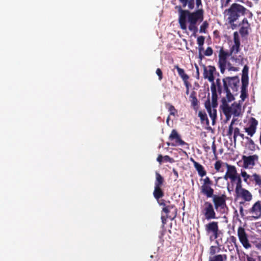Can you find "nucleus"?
Listing matches in <instances>:
<instances>
[{"label": "nucleus", "mask_w": 261, "mask_h": 261, "mask_svg": "<svg viewBox=\"0 0 261 261\" xmlns=\"http://www.w3.org/2000/svg\"><path fill=\"white\" fill-rule=\"evenodd\" d=\"M164 182L163 177L158 172H155V180L153 195L156 200H159L164 196V192L162 189Z\"/></svg>", "instance_id": "obj_6"}, {"label": "nucleus", "mask_w": 261, "mask_h": 261, "mask_svg": "<svg viewBox=\"0 0 261 261\" xmlns=\"http://www.w3.org/2000/svg\"><path fill=\"white\" fill-rule=\"evenodd\" d=\"M233 36L234 43L229 50V54L232 56L236 55L241 50L240 39L238 32H234Z\"/></svg>", "instance_id": "obj_14"}, {"label": "nucleus", "mask_w": 261, "mask_h": 261, "mask_svg": "<svg viewBox=\"0 0 261 261\" xmlns=\"http://www.w3.org/2000/svg\"><path fill=\"white\" fill-rule=\"evenodd\" d=\"M172 171H173V173L174 175L175 176L176 178H177L178 177V172L174 168L173 169Z\"/></svg>", "instance_id": "obj_55"}, {"label": "nucleus", "mask_w": 261, "mask_h": 261, "mask_svg": "<svg viewBox=\"0 0 261 261\" xmlns=\"http://www.w3.org/2000/svg\"><path fill=\"white\" fill-rule=\"evenodd\" d=\"M163 156L161 154H159L156 159V161L161 164L163 162Z\"/></svg>", "instance_id": "obj_52"}, {"label": "nucleus", "mask_w": 261, "mask_h": 261, "mask_svg": "<svg viewBox=\"0 0 261 261\" xmlns=\"http://www.w3.org/2000/svg\"><path fill=\"white\" fill-rule=\"evenodd\" d=\"M163 162H169L170 163L174 162V160L173 158H170L169 155H165L163 156Z\"/></svg>", "instance_id": "obj_45"}, {"label": "nucleus", "mask_w": 261, "mask_h": 261, "mask_svg": "<svg viewBox=\"0 0 261 261\" xmlns=\"http://www.w3.org/2000/svg\"><path fill=\"white\" fill-rule=\"evenodd\" d=\"M190 161L193 163L194 167L197 171L199 176L202 177L206 175V171L202 165L195 161L192 158L190 159Z\"/></svg>", "instance_id": "obj_22"}, {"label": "nucleus", "mask_w": 261, "mask_h": 261, "mask_svg": "<svg viewBox=\"0 0 261 261\" xmlns=\"http://www.w3.org/2000/svg\"><path fill=\"white\" fill-rule=\"evenodd\" d=\"M248 71L249 67L247 65H245L242 70L241 77L242 82L248 83Z\"/></svg>", "instance_id": "obj_28"}, {"label": "nucleus", "mask_w": 261, "mask_h": 261, "mask_svg": "<svg viewBox=\"0 0 261 261\" xmlns=\"http://www.w3.org/2000/svg\"><path fill=\"white\" fill-rule=\"evenodd\" d=\"M231 0H226V4H225V6H226L230 2Z\"/></svg>", "instance_id": "obj_62"}, {"label": "nucleus", "mask_w": 261, "mask_h": 261, "mask_svg": "<svg viewBox=\"0 0 261 261\" xmlns=\"http://www.w3.org/2000/svg\"><path fill=\"white\" fill-rule=\"evenodd\" d=\"M162 212L166 214V218H170L173 220L176 216L177 208L174 205L170 203L168 204L166 207H163Z\"/></svg>", "instance_id": "obj_16"}, {"label": "nucleus", "mask_w": 261, "mask_h": 261, "mask_svg": "<svg viewBox=\"0 0 261 261\" xmlns=\"http://www.w3.org/2000/svg\"><path fill=\"white\" fill-rule=\"evenodd\" d=\"M223 91L226 94L228 101L230 102L234 99L233 93L238 90L240 79L238 76H226L223 79Z\"/></svg>", "instance_id": "obj_4"}, {"label": "nucleus", "mask_w": 261, "mask_h": 261, "mask_svg": "<svg viewBox=\"0 0 261 261\" xmlns=\"http://www.w3.org/2000/svg\"><path fill=\"white\" fill-rule=\"evenodd\" d=\"M215 203H212L210 201H205L202 209V213L204 215L205 219L210 220L212 219H217Z\"/></svg>", "instance_id": "obj_7"}, {"label": "nucleus", "mask_w": 261, "mask_h": 261, "mask_svg": "<svg viewBox=\"0 0 261 261\" xmlns=\"http://www.w3.org/2000/svg\"><path fill=\"white\" fill-rule=\"evenodd\" d=\"M229 240L230 243H232L234 244V245L236 248H238L237 239L234 236H230L229 239Z\"/></svg>", "instance_id": "obj_44"}, {"label": "nucleus", "mask_w": 261, "mask_h": 261, "mask_svg": "<svg viewBox=\"0 0 261 261\" xmlns=\"http://www.w3.org/2000/svg\"><path fill=\"white\" fill-rule=\"evenodd\" d=\"M204 37L202 36H199L197 39V42L198 46H203L204 43Z\"/></svg>", "instance_id": "obj_43"}, {"label": "nucleus", "mask_w": 261, "mask_h": 261, "mask_svg": "<svg viewBox=\"0 0 261 261\" xmlns=\"http://www.w3.org/2000/svg\"><path fill=\"white\" fill-rule=\"evenodd\" d=\"M211 89L212 91V104L211 107L212 108H216L218 106V95L216 91V86L214 84H211Z\"/></svg>", "instance_id": "obj_23"}, {"label": "nucleus", "mask_w": 261, "mask_h": 261, "mask_svg": "<svg viewBox=\"0 0 261 261\" xmlns=\"http://www.w3.org/2000/svg\"><path fill=\"white\" fill-rule=\"evenodd\" d=\"M195 6L196 10L191 12L188 10H183L182 6H176L175 9L178 10L179 13L178 21L182 30L187 29V22L189 24L188 29L190 31L193 32V35L196 36V34L198 32V28L197 26V22H201L203 21L204 18V10L203 9V6L202 1L200 0V4L199 5L197 0H195Z\"/></svg>", "instance_id": "obj_1"}, {"label": "nucleus", "mask_w": 261, "mask_h": 261, "mask_svg": "<svg viewBox=\"0 0 261 261\" xmlns=\"http://www.w3.org/2000/svg\"><path fill=\"white\" fill-rule=\"evenodd\" d=\"M241 175L244 181L249 186H254L261 188V175L256 173L252 175L248 174L245 171L241 170Z\"/></svg>", "instance_id": "obj_5"}, {"label": "nucleus", "mask_w": 261, "mask_h": 261, "mask_svg": "<svg viewBox=\"0 0 261 261\" xmlns=\"http://www.w3.org/2000/svg\"><path fill=\"white\" fill-rule=\"evenodd\" d=\"M166 108H168V111L170 112V115L172 116H175L177 114V110L175 107L170 103L166 104Z\"/></svg>", "instance_id": "obj_34"}, {"label": "nucleus", "mask_w": 261, "mask_h": 261, "mask_svg": "<svg viewBox=\"0 0 261 261\" xmlns=\"http://www.w3.org/2000/svg\"><path fill=\"white\" fill-rule=\"evenodd\" d=\"M221 101L222 105L220 106V108L226 116V119L228 120L232 115V108L229 107L226 99L224 97L222 99Z\"/></svg>", "instance_id": "obj_18"}, {"label": "nucleus", "mask_w": 261, "mask_h": 261, "mask_svg": "<svg viewBox=\"0 0 261 261\" xmlns=\"http://www.w3.org/2000/svg\"><path fill=\"white\" fill-rule=\"evenodd\" d=\"M189 87H188V88H187V91H186L187 94H189Z\"/></svg>", "instance_id": "obj_63"}, {"label": "nucleus", "mask_w": 261, "mask_h": 261, "mask_svg": "<svg viewBox=\"0 0 261 261\" xmlns=\"http://www.w3.org/2000/svg\"><path fill=\"white\" fill-rule=\"evenodd\" d=\"M169 119H170V118H169V116H168V117L167 118V120H166V122H167V123H168L169 121Z\"/></svg>", "instance_id": "obj_64"}, {"label": "nucleus", "mask_w": 261, "mask_h": 261, "mask_svg": "<svg viewBox=\"0 0 261 261\" xmlns=\"http://www.w3.org/2000/svg\"><path fill=\"white\" fill-rule=\"evenodd\" d=\"M208 27V23L207 21H204L200 27L199 32L200 33H206V30Z\"/></svg>", "instance_id": "obj_38"}, {"label": "nucleus", "mask_w": 261, "mask_h": 261, "mask_svg": "<svg viewBox=\"0 0 261 261\" xmlns=\"http://www.w3.org/2000/svg\"><path fill=\"white\" fill-rule=\"evenodd\" d=\"M237 196L244 200L240 202V205H245V202H250L252 200L253 196L251 192L245 188H242L235 191Z\"/></svg>", "instance_id": "obj_12"}, {"label": "nucleus", "mask_w": 261, "mask_h": 261, "mask_svg": "<svg viewBox=\"0 0 261 261\" xmlns=\"http://www.w3.org/2000/svg\"><path fill=\"white\" fill-rule=\"evenodd\" d=\"M229 67L228 68L229 71H237L239 70L238 68L236 67H233V66H231V64L230 63H229Z\"/></svg>", "instance_id": "obj_51"}, {"label": "nucleus", "mask_w": 261, "mask_h": 261, "mask_svg": "<svg viewBox=\"0 0 261 261\" xmlns=\"http://www.w3.org/2000/svg\"><path fill=\"white\" fill-rule=\"evenodd\" d=\"M232 114H234L235 116H239L240 114V106L238 104H232Z\"/></svg>", "instance_id": "obj_36"}, {"label": "nucleus", "mask_w": 261, "mask_h": 261, "mask_svg": "<svg viewBox=\"0 0 261 261\" xmlns=\"http://www.w3.org/2000/svg\"><path fill=\"white\" fill-rule=\"evenodd\" d=\"M234 121H235V120L234 119L232 120V121L230 123V124L229 125V126L228 127V130L227 132V136H231L232 134L233 130V125L234 123Z\"/></svg>", "instance_id": "obj_41"}, {"label": "nucleus", "mask_w": 261, "mask_h": 261, "mask_svg": "<svg viewBox=\"0 0 261 261\" xmlns=\"http://www.w3.org/2000/svg\"><path fill=\"white\" fill-rule=\"evenodd\" d=\"M222 166V161L220 160L216 162L214 165V167L217 172L220 171V168Z\"/></svg>", "instance_id": "obj_42"}, {"label": "nucleus", "mask_w": 261, "mask_h": 261, "mask_svg": "<svg viewBox=\"0 0 261 261\" xmlns=\"http://www.w3.org/2000/svg\"><path fill=\"white\" fill-rule=\"evenodd\" d=\"M232 57L231 55L229 54V51L227 52L224 50L222 47L219 50V67L222 73H224L225 70V67L227 63V58L229 57Z\"/></svg>", "instance_id": "obj_11"}, {"label": "nucleus", "mask_w": 261, "mask_h": 261, "mask_svg": "<svg viewBox=\"0 0 261 261\" xmlns=\"http://www.w3.org/2000/svg\"><path fill=\"white\" fill-rule=\"evenodd\" d=\"M203 77L204 79H207L210 82L212 83L211 84L215 85L214 82V73L216 72V69L215 66H208V67H205L204 66V70H203Z\"/></svg>", "instance_id": "obj_15"}, {"label": "nucleus", "mask_w": 261, "mask_h": 261, "mask_svg": "<svg viewBox=\"0 0 261 261\" xmlns=\"http://www.w3.org/2000/svg\"><path fill=\"white\" fill-rule=\"evenodd\" d=\"M188 80H185V81H184V84H185V85H186V88H188V87H189V85H190V84H189V82H188Z\"/></svg>", "instance_id": "obj_56"}, {"label": "nucleus", "mask_w": 261, "mask_h": 261, "mask_svg": "<svg viewBox=\"0 0 261 261\" xmlns=\"http://www.w3.org/2000/svg\"><path fill=\"white\" fill-rule=\"evenodd\" d=\"M198 4H200V0H197ZM183 8L186 7L190 10H193L195 8V0H179Z\"/></svg>", "instance_id": "obj_25"}, {"label": "nucleus", "mask_w": 261, "mask_h": 261, "mask_svg": "<svg viewBox=\"0 0 261 261\" xmlns=\"http://www.w3.org/2000/svg\"><path fill=\"white\" fill-rule=\"evenodd\" d=\"M227 259L226 254H217L210 256L208 261H226Z\"/></svg>", "instance_id": "obj_26"}, {"label": "nucleus", "mask_w": 261, "mask_h": 261, "mask_svg": "<svg viewBox=\"0 0 261 261\" xmlns=\"http://www.w3.org/2000/svg\"><path fill=\"white\" fill-rule=\"evenodd\" d=\"M203 148L206 152H208L210 150V146L205 143L203 145Z\"/></svg>", "instance_id": "obj_53"}, {"label": "nucleus", "mask_w": 261, "mask_h": 261, "mask_svg": "<svg viewBox=\"0 0 261 261\" xmlns=\"http://www.w3.org/2000/svg\"><path fill=\"white\" fill-rule=\"evenodd\" d=\"M203 49L202 46H199V53H201V51Z\"/></svg>", "instance_id": "obj_59"}, {"label": "nucleus", "mask_w": 261, "mask_h": 261, "mask_svg": "<svg viewBox=\"0 0 261 261\" xmlns=\"http://www.w3.org/2000/svg\"><path fill=\"white\" fill-rule=\"evenodd\" d=\"M237 233L239 241L243 247L246 249L250 248L251 245L249 243L245 229L242 226H240L238 229Z\"/></svg>", "instance_id": "obj_13"}, {"label": "nucleus", "mask_w": 261, "mask_h": 261, "mask_svg": "<svg viewBox=\"0 0 261 261\" xmlns=\"http://www.w3.org/2000/svg\"><path fill=\"white\" fill-rule=\"evenodd\" d=\"M224 178L225 179V180H227L228 178H229V175H227V172H226L225 174L224 175Z\"/></svg>", "instance_id": "obj_57"}, {"label": "nucleus", "mask_w": 261, "mask_h": 261, "mask_svg": "<svg viewBox=\"0 0 261 261\" xmlns=\"http://www.w3.org/2000/svg\"><path fill=\"white\" fill-rule=\"evenodd\" d=\"M231 59L232 61L235 62L239 65H243L244 64V61H247V59H245L242 56L240 55L237 57L236 55L232 56Z\"/></svg>", "instance_id": "obj_32"}, {"label": "nucleus", "mask_w": 261, "mask_h": 261, "mask_svg": "<svg viewBox=\"0 0 261 261\" xmlns=\"http://www.w3.org/2000/svg\"><path fill=\"white\" fill-rule=\"evenodd\" d=\"M199 58L202 60V58H203V56L201 54V53H199Z\"/></svg>", "instance_id": "obj_60"}, {"label": "nucleus", "mask_w": 261, "mask_h": 261, "mask_svg": "<svg viewBox=\"0 0 261 261\" xmlns=\"http://www.w3.org/2000/svg\"><path fill=\"white\" fill-rule=\"evenodd\" d=\"M246 214L249 215L251 220H256L261 217V202L257 201L252 207L246 211Z\"/></svg>", "instance_id": "obj_9"}, {"label": "nucleus", "mask_w": 261, "mask_h": 261, "mask_svg": "<svg viewBox=\"0 0 261 261\" xmlns=\"http://www.w3.org/2000/svg\"><path fill=\"white\" fill-rule=\"evenodd\" d=\"M246 11L247 9L243 6L237 3H233L228 9L224 11V14L227 18L228 23L233 28V26L236 27L234 22H236L241 16H244Z\"/></svg>", "instance_id": "obj_3"}, {"label": "nucleus", "mask_w": 261, "mask_h": 261, "mask_svg": "<svg viewBox=\"0 0 261 261\" xmlns=\"http://www.w3.org/2000/svg\"><path fill=\"white\" fill-rule=\"evenodd\" d=\"M201 180L203 182L200 188L201 193L207 198H212L213 203H215L216 211L224 213L225 208L227 207L226 196L224 194H214V189L212 187L213 182L209 177L206 176Z\"/></svg>", "instance_id": "obj_2"}, {"label": "nucleus", "mask_w": 261, "mask_h": 261, "mask_svg": "<svg viewBox=\"0 0 261 261\" xmlns=\"http://www.w3.org/2000/svg\"><path fill=\"white\" fill-rule=\"evenodd\" d=\"M156 74L159 77V80L161 81L163 79V72L160 68H157L156 70Z\"/></svg>", "instance_id": "obj_48"}, {"label": "nucleus", "mask_w": 261, "mask_h": 261, "mask_svg": "<svg viewBox=\"0 0 261 261\" xmlns=\"http://www.w3.org/2000/svg\"><path fill=\"white\" fill-rule=\"evenodd\" d=\"M236 186L235 191H238L239 190L243 188L242 185V179H241L240 175L238 177L237 180L236 181Z\"/></svg>", "instance_id": "obj_39"}, {"label": "nucleus", "mask_w": 261, "mask_h": 261, "mask_svg": "<svg viewBox=\"0 0 261 261\" xmlns=\"http://www.w3.org/2000/svg\"><path fill=\"white\" fill-rule=\"evenodd\" d=\"M248 83L242 82L241 91L240 97L243 101H244L247 97V86Z\"/></svg>", "instance_id": "obj_27"}, {"label": "nucleus", "mask_w": 261, "mask_h": 261, "mask_svg": "<svg viewBox=\"0 0 261 261\" xmlns=\"http://www.w3.org/2000/svg\"><path fill=\"white\" fill-rule=\"evenodd\" d=\"M198 116L202 123H205L206 124H208L209 121L205 112L201 111H199L198 112Z\"/></svg>", "instance_id": "obj_33"}, {"label": "nucleus", "mask_w": 261, "mask_h": 261, "mask_svg": "<svg viewBox=\"0 0 261 261\" xmlns=\"http://www.w3.org/2000/svg\"><path fill=\"white\" fill-rule=\"evenodd\" d=\"M247 261H261V253L251 251L248 254H246Z\"/></svg>", "instance_id": "obj_24"}, {"label": "nucleus", "mask_w": 261, "mask_h": 261, "mask_svg": "<svg viewBox=\"0 0 261 261\" xmlns=\"http://www.w3.org/2000/svg\"><path fill=\"white\" fill-rule=\"evenodd\" d=\"M212 149L213 152L214 154H215V155H216L217 150H216V146L215 145V141H213V142L212 143Z\"/></svg>", "instance_id": "obj_50"}, {"label": "nucleus", "mask_w": 261, "mask_h": 261, "mask_svg": "<svg viewBox=\"0 0 261 261\" xmlns=\"http://www.w3.org/2000/svg\"><path fill=\"white\" fill-rule=\"evenodd\" d=\"M174 68L177 69L178 75L180 76L183 81L189 79V76L186 73H185V70L183 69L180 68L178 65L174 66Z\"/></svg>", "instance_id": "obj_31"}, {"label": "nucleus", "mask_w": 261, "mask_h": 261, "mask_svg": "<svg viewBox=\"0 0 261 261\" xmlns=\"http://www.w3.org/2000/svg\"><path fill=\"white\" fill-rule=\"evenodd\" d=\"M258 158L256 155H250L248 156L243 155L242 160L243 161V167L248 168L249 166H253L255 165V160Z\"/></svg>", "instance_id": "obj_20"}, {"label": "nucleus", "mask_w": 261, "mask_h": 261, "mask_svg": "<svg viewBox=\"0 0 261 261\" xmlns=\"http://www.w3.org/2000/svg\"><path fill=\"white\" fill-rule=\"evenodd\" d=\"M156 200L158 201L159 204L160 206H162L163 207H165L166 206H167L168 204H169L171 203V202L169 200L166 201L164 199H160L159 200Z\"/></svg>", "instance_id": "obj_40"}, {"label": "nucleus", "mask_w": 261, "mask_h": 261, "mask_svg": "<svg viewBox=\"0 0 261 261\" xmlns=\"http://www.w3.org/2000/svg\"><path fill=\"white\" fill-rule=\"evenodd\" d=\"M240 25H242L239 30V33L241 36L245 37L248 35L249 34L248 29L250 28V24L247 18H244Z\"/></svg>", "instance_id": "obj_21"}, {"label": "nucleus", "mask_w": 261, "mask_h": 261, "mask_svg": "<svg viewBox=\"0 0 261 261\" xmlns=\"http://www.w3.org/2000/svg\"><path fill=\"white\" fill-rule=\"evenodd\" d=\"M215 85L216 86V91L219 94H221L223 91V87L221 85V80L220 79H217L216 81Z\"/></svg>", "instance_id": "obj_35"}, {"label": "nucleus", "mask_w": 261, "mask_h": 261, "mask_svg": "<svg viewBox=\"0 0 261 261\" xmlns=\"http://www.w3.org/2000/svg\"><path fill=\"white\" fill-rule=\"evenodd\" d=\"M249 126L245 127V132L248 135L252 137L255 133L256 126L258 124V121L253 117H251L249 121Z\"/></svg>", "instance_id": "obj_19"}, {"label": "nucleus", "mask_w": 261, "mask_h": 261, "mask_svg": "<svg viewBox=\"0 0 261 261\" xmlns=\"http://www.w3.org/2000/svg\"><path fill=\"white\" fill-rule=\"evenodd\" d=\"M240 175L238 173L229 177L231 182H235Z\"/></svg>", "instance_id": "obj_49"}, {"label": "nucleus", "mask_w": 261, "mask_h": 261, "mask_svg": "<svg viewBox=\"0 0 261 261\" xmlns=\"http://www.w3.org/2000/svg\"><path fill=\"white\" fill-rule=\"evenodd\" d=\"M204 107L207 110L209 116L212 120L213 124H214L217 118V110L216 108L214 109L211 107V103L209 96L204 102Z\"/></svg>", "instance_id": "obj_17"}, {"label": "nucleus", "mask_w": 261, "mask_h": 261, "mask_svg": "<svg viewBox=\"0 0 261 261\" xmlns=\"http://www.w3.org/2000/svg\"><path fill=\"white\" fill-rule=\"evenodd\" d=\"M205 230L207 234H212L214 239H217L221 231L219 229L218 222L217 221H211L205 225Z\"/></svg>", "instance_id": "obj_10"}, {"label": "nucleus", "mask_w": 261, "mask_h": 261, "mask_svg": "<svg viewBox=\"0 0 261 261\" xmlns=\"http://www.w3.org/2000/svg\"><path fill=\"white\" fill-rule=\"evenodd\" d=\"M213 53V50L212 48V47H208L206 49V50L204 52V55L206 56H210L212 55Z\"/></svg>", "instance_id": "obj_46"}, {"label": "nucleus", "mask_w": 261, "mask_h": 261, "mask_svg": "<svg viewBox=\"0 0 261 261\" xmlns=\"http://www.w3.org/2000/svg\"><path fill=\"white\" fill-rule=\"evenodd\" d=\"M169 139L170 141H173L171 144V145L172 146L181 145L182 146H185L186 149H188L189 148V144L181 139L180 135L178 134L176 129L172 130L171 133L169 135ZM167 144L168 146L170 145L169 143H167Z\"/></svg>", "instance_id": "obj_8"}, {"label": "nucleus", "mask_w": 261, "mask_h": 261, "mask_svg": "<svg viewBox=\"0 0 261 261\" xmlns=\"http://www.w3.org/2000/svg\"><path fill=\"white\" fill-rule=\"evenodd\" d=\"M220 249L218 246H211L209 250L210 256L216 255V253L219 252L220 251Z\"/></svg>", "instance_id": "obj_37"}, {"label": "nucleus", "mask_w": 261, "mask_h": 261, "mask_svg": "<svg viewBox=\"0 0 261 261\" xmlns=\"http://www.w3.org/2000/svg\"><path fill=\"white\" fill-rule=\"evenodd\" d=\"M196 95V92L195 91H192L190 96V98H191V105L192 107H193L194 109H197L198 108V101Z\"/></svg>", "instance_id": "obj_30"}, {"label": "nucleus", "mask_w": 261, "mask_h": 261, "mask_svg": "<svg viewBox=\"0 0 261 261\" xmlns=\"http://www.w3.org/2000/svg\"><path fill=\"white\" fill-rule=\"evenodd\" d=\"M225 165L227 167V174L229 175V177L238 173L235 166L227 163H225Z\"/></svg>", "instance_id": "obj_29"}, {"label": "nucleus", "mask_w": 261, "mask_h": 261, "mask_svg": "<svg viewBox=\"0 0 261 261\" xmlns=\"http://www.w3.org/2000/svg\"><path fill=\"white\" fill-rule=\"evenodd\" d=\"M239 136L241 137L242 139L244 138V135L243 134L240 133Z\"/></svg>", "instance_id": "obj_61"}, {"label": "nucleus", "mask_w": 261, "mask_h": 261, "mask_svg": "<svg viewBox=\"0 0 261 261\" xmlns=\"http://www.w3.org/2000/svg\"><path fill=\"white\" fill-rule=\"evenodd\" d=\"M240 134V129L238 127H236L234 129L233 139L234 142L236 141V139L238 136Z\"/></svg>", "instance_id": "obj_47"}, {"label": "nucleus", "mask_w": 261, "mask_h": 261, "mask_svg": "<svg viewBox=\"0 0 261 261\" xmlns=\"http://www.w3.org/2000/svg\"><path fill=\"white\" fill-rule=\"evenodd\" d=\"M161 219H162L163 223H165V221H166V220L167 219L166 217L165 218V217L162 216Z\"/></svg>", "instance_id": "obj_58"}, {"label": "nucleus", "mask_w": 261, "mask_h": 261, "mask_svg": "<svg viewBox=\"0 0 261 261\" xmlns=\"http://www.w3.org/2000/svg\"><path fill=\"white\" fill-rule=\"evenodd\" d=\"M240 213L242 217H243L244 216V209L242 206H240L239 208Z\"/></svg>", "instance_id": "obj_54"}]
</instances>
